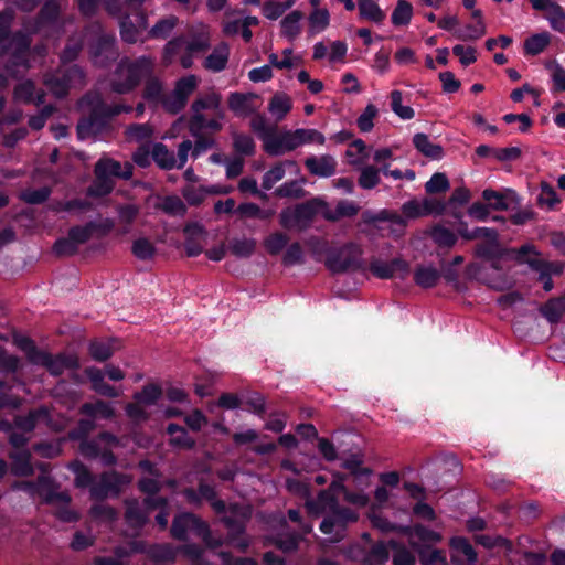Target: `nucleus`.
Instances as JSON below:
<instances>
[{
    "label": "nucleus",
    "mask_w": 565,
    "mask_h": 565,
    "mask_svg": "<svg viewBox=\"0 0 565 565\" xmlns=\"http://www.w3.org/2000/svg\"><path fill=\"white\" fill-rule=\"evenodd\" d=\"M60 12V0H46L34 20L24 21L21 30L11 33L14 13L11 9L1 11L0 54L8 52L11 46H14L12 53L13 63L28 68L29 64L25 60V54L29 51V46H31V35L45 32L46 30L56 31L58 34H62L64 23L58 21Z\"/></svg>",
    "instance_id": "obj_1"
},
{
    "label": "nucleus",
    "mask_w": 565,
    "mask_h": 565,
    "mask_svg": "<svg viewBox=\"0 0 565 565\" xmlns=\"http://www.w3.org/2000/svg\"><path fill=\"white\" fill-rule=\"evenodd\" d=\"M306 508L313 516L327 514L320 524V530L323 534L330 535L332 542L341 541L347 525L356 522L359 518L354 510L339 507L333 494L327 490L320 491L316 499H308Z\"/></svg>",
    "instance_id": "obj_2"
},
{
    "label": "nucleus",
    "mask_w": 565,
    "mask_h": 565,
    "mask_svg": "<svg viewBox=\"0 0 565 565\" xmlns=\"http://www.w3.org/2000/svg\"><path fill=\"white\" fill-rule=\"evenodd\" d=\"M78 107L88 114V117L82 119L77 125V136L82 140L100 135L109 121L120 113L132 111L131 106L120 104L106 105L102 96L96 92L84 95L78 102Z\"/></svg>",
    "instance_id": "obj_3"
},
{
    "label": "nucleus",
    "mask_w": 565,
    "mask_h": 565,
    "mask_svg": "<svg viewBox=\"0 0 565 565\" xmlns=\"http://www.w3.org/2000/svg\"><path fill=\"white\" fill-rule=\"evenodd\" d=\"M47 466L41 463L39 469L42 471L35 482L32 481H15L12 484V490L26 492L32 499L41 498L47 504H56L62 508L56 512V516L64 522H74L77 520V514L67 509L71 497L67 492H58L55 481L46 475Z\"/></svg>",
    "instance_id": "obj_4"
},
{
    "label": "nucleus",
    "mask_w": 565,
    "mask_h": 565,
    "mask_svg": "<svg viewBox=\"0 0 565 565\" xmlns=\"http://www.w3.org/2000/svg\"><path fill=\"white\" fill-rule=\"evenodd\" d=\"M82 50V43L67 44L61 54L62 66L44 75L43 83L56 98H64L71 88L85 85V72L77 65L66 66Z\"/></svg>",
    "instance_id": "obj_5"
},
{
    "label": "nucleus",
    "mask_w": 565,
    "mask_h": 565,
    "mask_svg": "<svg viewBox=\"0 0 565 565\" xmlns=\"http://www.w3.org/2000/svg\"><path fill=\"white\" fill-rule=\"evenodd\" d=\"M154 60L150 56H140L134 61L121 58L114 73L110 87L117 94H127L139 85L143 77L153 73Z\"/></svg>",
    "instance_id": "obj_6"
},
{
    "label": "nucleus",
    "mask_w": 565,
    "mask_h": 565,
    "mask_svg": "<svg viewBox=\"0 0 565 565\" xmlns=\"http://www.w3.org/2000/svg\"><path fill=\"white\" fill-rule=\"evenodd\" d=\"M363 250L356 243H345L328 250L326 258L327 268L333 274L348 271H365Z\"/></svg>",
    "instance_id": "obj_7"
},
{
    "label": "nucleus",
    "mask_w": 565,
    "mask_h": 565,
    "mask_svg": "<svg viewBox=\"0 0 565 565\" xmlns=\"http://www.w3.org/2000/svg\"><path fill=\"white\" fill-rule=\"evenodd\" d=\"M189 533H194L200 536L207 547L215 548L223 544L221 536L215 537L206 522L196 515L184 512L178 514L171 526V534L174 539L184 541Z\"/></svg>",
    "instance_id": "obj_8"
},
{
    "label": "nucleus",
    "mask_w": 565,
    "mask_h": 565,
    "mask_svg": "<svg viewBox=\"0 0 565 565\" xmlns=\"http://www.w3.org/2000/svg\"><path fill=\"white\" fill-rule=\"evenodd\" d=\"M322 207H326V203L319 199H313L294 207L285 209L280 213V224L287 230L303 231L310 226L315 215L322 212Z\"/></svg>",
    "instance_id": "obj_9"
},
{
    "label": "nucleus",
    "mask_w": 565,
    "mask_h": 565,
    "mask_svg": "<svg viewBox=\"0 0 565 565\" xmlns=\"http://www.w3.org/2000/svg\"><path fill=\"white\" fill-rule=\"evenodd\" d=\"M119 439L110 433H102L94 439L81 441V454L88 459H99L104 466L116 463L113 450L119 446Z\"/></svg>",
    "instance_id": "obj_10"
},
{
    "label": "nucleus",
    "mask_w": 565,
    "mask_h": 565,
    "mask_svg": "<svg viewBox=\"0 0 565 565\" xmlns=\"http://www.w3.org/2000/svg\"><path fill=\"white\" fill-rule=\"evenodd\" d=\"M130 482L127 475L117 471L103 472L89 489L90 497L95 500H103L108 497H117L122 487Z\"/></svg>",
    "instance_id": "obj_11"
},
{
    "label": "nucleus",
    "mask_w": 565,
    "mask_h": 565,
    "mask_svg": "<svg viewBox=\"0 0 565 565\" xmlns=\"http://www.w3.org/2000/svg\"><path fill=\"white\" fill-rule=\"evenodd\" d=\"M460 234L467 239L477 237L486 238L487 243L477 247V255L487 259L490 263V267L498 269L499 245L497 242L498 233L495 230L489 227H476L473 231H463Z\"/></svg>",
    "instance_id": "obj_12"
},
{
    "label": "nucleus",
    "mask_w": 565,
    "mask_h": 565,
    "mask_svg": "<svg viewBox=\"0 0 565 565\" xmlns=\"http://www.w3.org/2000/svg\"><path fill=\"white\" fill-rule=\"evenodd\" d=\"M34 364L44 366L54 376L61 375L66 370H76L79 366L78 359L74 354L52 355L45 351L41 352Z\"/></svg>",
    "instance_id": "obj_13"
},
{
    "label": "nucleus",
    "mask_w": 565,
    "mask_h": 565,
    "mask_svg": "<svg viewBox=\"0 0 565 565\" xmlns=\"http://www.w3.org/2000/svg\"><path fill=\"white\" fill-rule=\"evenodd\" d=\"M369 269L379 279L404 278L409 271V265L402 258H395L390 262L373 258L370 262Z\"/></svg>",
    "instance_id": "obj_14"
},
{
    "label": "nucleus",
    "mask_w": 565,
    "mask_h": 565,
    "mask_svg": "<svg viewBox=\"0 0 565 565\" xmlns=\"http://www.w3.org/2000/svg\"><path fill=\"white\" fill-rule=\"evenodd\" d=\"M445 203L436 199L426 198L423 201L409 200L402 205V212L407 218H417L426 215H441Z\"/></svg>",
    "instance_id": "obj_15"
},
{
    "label": "nucleus",
    "mask_w": 565,
    "mask_h": 565,
    "mask_svg": "<svg viewBox=\"0 0 565 565\" xmlns=\"http://www.w3.org/2000/svg\"><path fill=\"white\" fill-rule=\"evenodd\" d=\"M299 148L295 130L285 131L280 135H273L265 139L264 150L273 157H279Z\"/></svg>",
    "instance_id": "obj_16"
},
{
    "label": "nucleus",
    "mask_w": 565,
    "mask_h": 565,
    "mask_svg": "<svg viewBox=\"0 0 565 565\" xmlns=\"http://www.w3.org/2000/svg\"><path fill=\"white\" fill-rule=\"evenodd\" d=\"M92 60L95 65L106 66L118 55L116 50V38L114 34H103L92 46Z\"/></svg>",
    "instance_id": "obj_17"
},
{
    "label": "nucleus",
    "mask_w": 565,
    "mask_h": 565,
    "mask_svg": "<svg viewBox=\"0 0 565 565\" xmlns=\"http://www.w3.org/2000/svg\"><path fill=\"white\" fill-rule=\"evenodd\" d=\"M522 260L527 262L529 267L539 274V280L543 284L545 291H551L554 287L552 276L563 273V265L557 262L526 259L521 256Z\"/></svg>",
    "instance_id": "obj_18"
},
{
    "label": "nucleus",
    "mask_w": 565,
    "mask_h": 565,
    "mask_svg": "<svg viewBox=\"0 0 565 565\" xmlns=\"http://www.w3.org/2000/svg\"><path fill=\"white\" fill-rule=\"evenodd\" d=\"M450 557L455 565H476L477 553L469 541L461 536L450 540Z\"/></svg>",
    "instance_id": "obj_19"
},
{
    "label": "nucleus",
    "mask_w": 565,
    "mask_h": 565,
    "mask_svg": "<svg viewBox=\"0 0 565 565\" xmlns=\"http://www.w3.org/2000/svg\"><path fill=\"white\" fill-rule=\"evenodd\" d=\"M223 111L214 113L212 118H206L204 114L191 115L189 120L190 134L193 137H199L204 131H220L223 127Z\"/></svg>",
    "instance_id": "obj_20"
},
{
    "label": "nucleus",
    "mask_w": 565,
    "mask_h": 565,
    "mask_svg": "<svg viewBox=\"0 0 565 565\" xmlns=\"http://www.w3.org/2000/svg\"><path fill=\"white\" fill-rule=\"evenodd\" d=\"M307 170L318 178H330L337 172V160L331 154L309 156L305 159Z\"/></svg>",
    "instance_id": "obj_21"
},
{
    "label": "nucleus",
    "mask_w": 565,
    "mask_h": 565,
    "mask_svg": "<svg viewBox=\"0 0 565 565\" xmlns=\"http://www.w3.org/2000/svg\"><path fill=\"white\" fill-rule=\"evenodd\" d=\"M256 99H258V95L255 93H231L228 96V108L235 116L245 118L256 113Z\"/></svg>",
    "instance_id": "obj_22"
},
{
    "label": "nucleus",
    "mask_w": 565,
    "mask_h": 565,
    "mask_svg": "<svg viewBox=\"0 0 565 565\" xmlns=\"http://www.w3.org/2000/svg\"><path fill=\"white\" fill-rule=\"evenodd\" d=\"M287 172L295 175L300 174V168L295 160L279 161L266 171L263 175V188L265 190H270L277 182L284 179Z\"/></svg>",
    "instance_id": "obj_23"
},
{
    "label": "nucleus",
    "mask_w": 565,
    "mask_h": 565,
    "mask_svg": "<svg viewBox=\"0 0 565 565\" xmlns=\"http://www.w3.org/2000/svg\"><path fill=\"white\" fill-rule=\"evenodd\" d=\"M184 249L189 257H195L203 250V243L206 238L204 227L198 223L188 224L184 227Z\"/></svg>",
    "instance_id": "obj_24"
},
{
    "label": "nucleus",
    "mask_w": 565,
    "mask_h": 565,
    "mask_svg": "<svg viewBox=\"0 0 565 565\" xmlns=\"http://www.w3.org/2000/svg\"><path fill=\"white\" fill-rule=\"evenodd\" d=\"M148 26V19L145 12L137 14V24H134L128 14L120 18L119 28L122 41L134 44L138 41L141 31Z\"/></svg>",
    "instance_id": "obj_25"
},
{
    "label": "nucleus",
    "mask_w": 565,
    "mask_h": 565,
    "mask_svg": "<svg viewBox=\"0 0 565 565\" xmlns=\"http://www.w3.org/2000/svg\"><path fill=\"white\" fill-rule=\"evenodd\" d=\"M151 509L145 504V500L140 503L136 499L126 500L125 519L127 524L134 530L139 531L147 523Z\"/></svg>",
    "instance_id": "obj_26"
},
{
    "label": "nucleus",
    "mask_w": 565,
    "mask_h": 565,
    "mask_svg": "<svg viewBox=\"0 0 565 565\" xmlns=\"http://www.w3.org/2000/svg\"><path fill=\"white\" fill-rule=\"evenodd\" d=\"M50 419H51L50 411L46 407L41 406L36 409L30 411L26 416H17L14 418V427L18 430H22V431L29 434L40 423L50 425Z\"/></svg>",
    "instance_id": "obj_27"
},
{
    "label": "nucleus",
    "mask_w": 565,
    "mask_h": 565,
    "mask_svg": "<svg viewBox=\"0 0 565 565\" xmlns=\"http://www.w3.org/2000/svg\"><path fill=\"white\" fill-rule=\"evenodd\" d=\"M132 169L134 167L130 162H125L122 167L119 161L109 158H102L95 166V173H103L109 178L119 177L121 179L129 180L132 175Z\"/></svg>",
    "instance_id": "obj_28"
},
{
    "label": "nucleus",
    "mask_w": 565,
    "mask_h": 565,
    "mask_svg": "<svg viewBox=\"0 0 565 565\" xmlns=\"http://www.w3.org/2000/svg\"><path fill=\"white\" fill-rule=\"evenodd\" d=\"M230 57V46L225 42L217 44L203 62L204 68L213 73L222 72L226 68Z\"/></svg>",
    "instance_id": "obj_29"
},
{
    "label": "nucleus",
    "mask_w": 565,
    "mask_h": 565,
    "mask_svg": "<svg viewBox=\"0 0 565 565\" xmlns=\"http://www.w3.org/2000/svg\"><path fill=\"white\" fill-rule=\"evenodd\" d=\"M415 149L430 160H440L444 157V149L440 145L434 143L428 135L417 132L413 137Z\"/></svg>",
    "instance_id": "obj_30"
},
{
    "label": "nucleus",
    "mask_w": 565,
    "mask_h": 565,
    "mask_svg": "<svg viewBox=\"0 0 565 565\" xmlns=\"http://www.w3.org/2000/svg\"><path fill=\"white\" fill-rule=\"evenodd\" d=\"M14 99L25 104L42 105L45 99V93L39 90L35 94L34 83L30 79L19 83L14 88Z\"/></svg>",
    "instance_id": "obj_31"
},
{
    "label": "nucleus",
    "mask_w": 565,
    "mask_h": 565,
    "mask_svg": "<svg viewBox=\"0 0 565 565\" xmlns=\"http://www.w3.org/2000/svg\"><path fill=\"white\" fill-rule=\"evenodd\" d=\"M11 463V472L18 477H26L33 475V466L31 463V452L26 449L14 450L9 455Z\"/></svg>",
    "instance_id": "obj_32"
},
{
    "label": "nucleus",
    "mask_w": 565,
    "mask_h": 565,
    "mask_svg": "<svg viewBox=\"0 0 565 565\" xmlns=\"http://www.w3.org/2000/svg\"><path fill=\"white\" fill-rule=\"evenodd\" d=\"M360 207L359 205L349 200H340L334 209H329L326 204V207H322L323 217L328 221H338L342 217H352L358 214Z\"/></svg>",
    "instance_id": "obj_33"
},
{
    "label": "nucleus",
    "mask_w": 565,
    "mask_h": 565,
    "mask_svg": "<svg viewBox=\"0 0 565 565\" xmlns=\"http://www.w3.org/2000/svg\"><path fill=\"white\" fill-rule=\"evenodd\" d=\"M222 521L230 531L228 542L241 552H245L249 546V541L246 537H236L237 534H242L245 531L243 520H236L232 516H224Z\"/></svg>",
    "instance_id": "obj_34"
},
{
    "label": "nucleus",
    "mask_w": 565,
    "mask_h": 565,
    "mask_svg": "<svg viewBox=\"0 0 565 565\" xmlns=\"http://www.w3.org/2000/svg\"><path fill=\"white\" fill-rule=\"evenodd\" d=\"M13 51H14V46H11V49L8 52L0 54V56L7 55V54L10 55V58L6 65V71L12 77H18L20 73L26 72L32 66L29 61V55L39 56L41 58H43L46 55V46L43 44L34 46L33 50H31L29 47V51L25 54V60L28 61L29 67L24 68L22 65L13 63V57H12Z\"/></svg>",
    "instance_id": "obj_35"
},
{
    "label": "nucleus",
    "mask_w": 565,
    "mask_h": 565,
    "mask_svg": "<svg viewBox=\"0 0 565 565\" xmlns=\"http://www.w3.org/2000/svg\"><path fill=\"white\" fill-rule=\"evenodd\" d=\"M356 6L361 19L381 24L386 18L376 0H356Z\"/></svg>",
    "instance_id": "obj_36"
},
{
    "label": "nucleus",
    "mask_w": 565,
    "mask_h": 565,
    "mask_svg": "<svg viewBox=\"0 0 565 565\" xmlns=\"http://www.w3.org/2000/svg\"><path fill=\"white\" fill-rule=\"evenodd\" d=\"M540 312L550 323L559 322L565 313V295L547 300L540 308Z\"/></svg>",
    "instance_id": "obj_37"
},
{
    "label": "nucleus",
    "mask_w": 565,
    "mask_h": 565,
    "mask_svg": "<svg viewBox=\"0 0 565 565\" xmlns=\"http://www.w3.org/2000/svg\"><path fill=\"white\" fill-rule=\"evenodd\" d=\"M330 490H332L333 492L342 491L344 500L348 503L355 505L358 508H364L370 502L369 495L363 491L353 492L347 490L345 487L343 486V479H339V477L332 481Z\"/></svg>",
    "instance_id": "obj_38"
},
{
    "label": "nucleus",
    "mask_w": 565,
    "mask_h": 565,
    "mask_svg": "<svg viewBox=\"0 0 565 565\" xmlns=\"http://www.w3.org/2000/svg\"><path fill=\"white\" fill-rule=\"evenodd\" d=\"M552 35L547 31L532 34L524 41V53L531 56L539 55L550 45Z\"/></svg>",
    "instance_id": "obj_39"
},
{
    "label": "nucleus",
    "mask_w": 565,
    "mask_h": 565,
    "mask_svg": "<svg viewBox=\"0 0 565 565\" xmlns=\"http://www.w3.org/2000/svg\"><path fill=\"white\" fill-rule=\"evenodd\" d=\"M81 414L96 418L110 419L115 415L113 406L104 401L85 403L79 408Z\"/></svg>",
    "instance_id": "obj_40"
},
{
    "label": "nucleus",
    "mask_w": 565,
    "mask_h": 565,
    "mask_svg": "<svg viewBox=\"0 0 565 565\" xmlns=\"http://www.w3.org/2000/svg\"><path fill=\"white\" fill-rule=\"evenodd\" d=\"M440 277L439 270L431 265H422L414 271V280L422 288L434 287Z\"/></svg>",
    "instance_id": "obj_41"
},
{
    "label": "nucleus",
    "mask_w": 565,
    "mask_h": 565,
    "mask_svg": "<svg viewBox=\"0 0 565 565\" xmlns=\"http://www.w3.org/2000/svg\"><path fill=\"white\" fill-rule=\"evenodd\" d=\"M330 23V13L326 8H316L308 17L309 34L316 35L323 32Z\"/></svg>",
    "instance_id": "obj_42"
},
{
    "label": "nucleus",
    "mask_w": 565,
    "mask_h": 565,
    "mask_svg": "<svg viewBox=\"0 0 565 565\" xmlns=\"http://www.w3.org/2000/svg\"><path fill=\"white\" fill-rule=\"evenodd\" d=\"M362 457L360 455H353L344 460L342 467L348 469L358 481L367 486L372 470L370 468L362 467Z\"/></svg>",
    "instance_id": "obj_43"
},
{
    "label": "nucleus",
    "mask_w": 565,
    "mask_h": 565,
    "mask_svg": "<svg viewBox=\"0 0 565 565\" xmlns=\"http://www.w3.org/2000/svg\"><path fill=\"white\" fill-rule=\"evenodd\" d=\"M167 433L170 436V444L174 447L192 449L195 445L194 439L189 436L186 429L177 424H170L167 427Z\"/></svg>",
    "instance_id": "obj_44"
},
{
    "label": "nucleus",
    "mask_w": 565,
    "mask_h": 565,
    "mask_svg": "<svg viewBox=\"0 0 565 565\" xmlns=\"http://www.w3.org/2000/svg\"><path fill=\"white\" fill-rule=\"evenodd\" d=\"M291 99L285 93H277L273 96L268 105V111L277 119L281 120L291 109Z\"/></svg>",
    "instance_id": "obj_45"
},
{
    "label": "nucleus",
    "mask_w": 565,
    "mask_h": 565,
    "mask_svg": "<svg viewBox=\"0 0 565 565\" xmlns=\"http://www.w3.org/2000/svg\"><path fill=\"white\" fill-rule=\"evenodd\" d=\"M115 343H116L115 340L92 341L88 347L89 354L95 361L104 362V361L108 360L109 358H111V355L114 354V352L116 350V348L114 345Z\"/></svg>",
    "instance_id": "obj_46"
},
{
    "label": "nucleus",
    "mask_w": 565,
    "mask_h": 565,
    "mask_svg": "<svg viewBox=\"0 0 565 565\" xmlns=\"http://www.w3.org/2000/svg\"><path fill=\"white\" fill-rule=\"evenodd\" d=\"M411 535L414 545H416L418 542L422 543L424 547H429L430 545L436 544L441 540V535L438 532L424 525H415Z\"/></svg>",
    "instance_id": "obj_47"
},
{
    "label": "nucleus",
    "mask_w": 565,
    "mask_h": 565,
    "mask_svg": "<svg viewBox=\"0 0 565 565\" xmlns=\"http://www.w3.org/2000/svg\"><path fill=\"white\" fill-rule=\"evenodd\" d=\"M413 18V7L407 0H397L392 12L391 21L394 26H405Z\"/></svg>",
    "instance_id": "obj_48"
},
{
    "label": "nucleus",
    "mask_w": 565,
    "mask_h": 565,
    "mask_svg": "<svg viewBox=\"0 0 565 565\" xmlns=\"http://www.w3.org/2000/svg\"><path fill=\"white\" fill-rule=\"evenodd\" d=\"M487 33V26L484 22L479 23H468L458 30H455V38L467 42V41H478Z\"/></svg>",
    "instance_id": "obj_49"
},
{
    "label": "nucleus",
    "mask_w": 565,
    "mask_h": 565,
    "mask_svg": "<svg viewBox=\"0 0 565 565\" xmlns=\"http://www.w3.org/2000/svg\"><path fill=\"white\" fill-rule=\"evenodd\" d=\"M305 178L295 179L282 183L276 189V195L279 198L300 199L305 196Z\"/></svg>",
    "instance_id": "obj_50"
},
{
    "label": "nucleus",
    "mask_w": 565,
    "mask_h": 565,
    "mask_svg": "<svg viewBox=\"0 0 565 565\" xmlns=\"http://www.w3.org/2000/svg\"><path fill=\"white\" fill-rule=\"evenodd\" d=\"M152 159L162 169L172 170L175 168L174 153L163 143L153 145Z\"/></svg>",
    "instance_id": "obj_51"
},
{
    "label": "nucleus",
    "mask_w": 565,
    "mask_h": 565,
    "mask_svg": "<svg viewBox=\"0 0 565 565\" xmlns=\"http://www.w3.org/2000/svg\"><path fill=\"white\" fill-rule=\"evenodd\" d=\"M114 189V181L108 175L95 173V180L87 190V194L94 198H100L109 194Z\"/></svg>",
    "instance_id": "obj_52"
},
{
    "label": "nucleus",
    "mask_w": 565,
    "mask_h": 565,
    "mask_svg": "<svg viewBox=\"0 0 565 565\" xmlns=\"http://www.w3.org/2000/svg\"><path fill=\"white\" fill-rule=\"evenodd\" d=\"M301 12L295 10L287 14L280 22L281 33L289 40H294L300 33Z\"/></svg>",
    "instance_id": "obj_53"
},
{
    "label": "nucleus",
    "mask_w": 565,
    "mask_h": 565,
    "mask_svg": "<svg viewBox=\"0 0 565 565\" xmlns=\"http://www.w3.org/2000/svg\"><path fill=\"white\" fill-rule=\"evenodd\" d=\"M145 504L148 509L154 510L160 509V512L156 516V521L161 529H166L168 525V500L162 497H148L145 499Z\"/></svg>",
    "instance_id": "obj_54"
},
{
    "label": "nucleus",
    "mask_w": 565,
    "mask_h": 565,
    "mask_svg": "<svg viewBox=\"0 0 565 565\" xmlns=\"http://www.w3.org/2000/svg\"><path fill=\"white\" fill-rule=\"evenodd\" d=\"M345 157L349 164L353 167H360L367 159L365 142L361 139H356L350 143L345 151Z\"/></svg>",
    "instance_id": "obj_55"
},
{
    "label": "nucleus",
    "mask_w": 565,
    "mask_h": 565,
    "mask_svg": "<svg viewBox=\"0 0 565 565\" xmlns=\"http://www.w3.org/2000/svg\"><path fill=\"white\" fill-rule=\"evenodd\" d=\"M178 23L175 15H168L160 19L150 30L149 36L151 39H167Z\"/></svg>",
    "instance_id": "obj_56"
},
{
    "label": "nucleus",
    "mask_w": 565,
    "mask_h": 565,
    "mask_svg": "<svg viewBox=\"0 0 565 565\" xmlns=\"http://www.w3.org/2000/svg\"><path fill=\"white\" fill-rule=\"evenodd\" d=\"M147 556L156 563L172 562L175 558V550L169 544H153L149 546Z\"/></svg>",
    "instance_id": "obj_57"
},
{
    "label": "nucleus",
    "mask_w": 565,
    "mask_h": 565,
    "mask_svg": "<svg viewBox=\"0 0 565 565\" xmlns=\"http://www.w3.org/2000/svg\"><path fill=\"white\" fill-rule=\"evenodd\" d=\"M476 543L482 545L483 547L491 550L494 547H501L507 553L512 552V543L508 539L501 535H487V534H478L475 535Z\"/></svg>",
    "instance_id": "obj_58"
},
{
    "label": "nucleus",
    "mask_w": 565,
    "mask_h": 565,
    "mask_svg": "<svg viewBox=\"0 0 565 565\" xmlns=\"http://www.w3.org/2000/svg\"><path fill=\"white\" fill-rule=\"evenodd\" d=\"M430 236L434 243L439 247L450 248L457 242L456 234L449 228L441 225L434 226L430 231Z\"/></svg>",
    "instance_id": "obj_59"
},
{
    "label": "nucleus",
    "mask_w": 565,
    "mask_h": 565,
    "mask_svg": "<svg viewBox=\"0 0 565 565\" xmlns=\"http://www.w3.org/2000/svg\"><path fill=\"white\" fill-rule=\"evenodd\" d=\"M191 108L192 115L203 114V110H211L213 114L223 111L221 109L220 97L215 94L195 99Z\"/></svg>",
    "instance_id": "obj_60"
},
{
    "label": "nucleus",
    "mask_w": 565,
    "mask_h": 565,
    "mask_svg": "<svg viewBox=\"0 0 565 565\" xmlns=\"http://www.w3.org/2000/svg\"><path fill=\"white\" fill-rule=\"evenodd\" d=\"M145 78L147 81L143 90V98L154 104H159L164 94L162 82L158 77L152 76V74Z\"/></svg>",
    "instance_id": "obj_61"
},
{
    "label": "nucleus",
    "mask_w": 565,
    "mask_h": 565,
    "mask_svg": "<svg viewBox=\"0 0 565 565\" xmlns=\"http://www.w3.org/2000/svg\"><path fill=\"white\" fill-rule=\"evenodd\" d=\"M162 395L161 387L157 384L143 386L140 392L134 394V399L143 405H154Z\"/></svg>",
    "instance_id": "obj_62"
},
{
    "label": "nucleus",
    "mask_w": 565,
    "mask_h": 565,
    "mask_svg": "<svg viewBox=\"0 0 565 565\" xmlns=\"http://www.w3.org/2000/svg\"><path fill=\"white\" fill-rule=\"evenodd\" d=\"M381 181L380 170L374 166H365L360 171L358 183L364 190L374 189Z\"/></svg>",
    "instance_id": "obj_63"
},
{
    "label": "nucleus",
    "mask_w": 565,
    "mask_h": 565,
    "mask_svg": "<svg viewBox=\"0 0 565 565\" xmlns=\"http://www.w3.org/2000/svg\"><path fill=\"white\" fill-rule=\"evenodd\" d=\"M423 565H447L445 553L440 550L423 547L418 550Z\"/></svg>",
    "instance_id": "obj_64"
}]
</instances>
